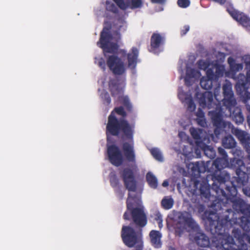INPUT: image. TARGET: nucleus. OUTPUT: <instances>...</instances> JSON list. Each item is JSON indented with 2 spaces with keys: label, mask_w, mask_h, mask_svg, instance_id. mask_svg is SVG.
<instances>
[{
  "label": "nucleus",
  "mask_w": 250,
  "mask_h": 250,
  "mask_svg": "<svg viewBox=\"0 0 250 250\" xmlns=\"http://www.w3.org/2000/svg\"><path fill=\"white\" fill-rule=\"evenodd\" d=\"M223 105H221V102L217 99V93L219 92V88H216L214 90V96L216 102L214 101L213 95L210 91L197 93L196 94L199 104L202 107L213 109L209 112V114L211 116L213 126L215 127L214 133L217 138H219V136L224 131L226 132L227 129L229 130L230 128L233 127L230 122L223 120L224 117H231L237 124H242L244 120L241 109L236 106L237 102L231 83H226L223 84Z\"/></svg>",
  "instance_id": "1"
},
{
  "label": "nucleus",
  "mask_w": 250,
  "mask_h": 250,
  "mask_svg": "<svg viewBox=\"0 0 250 250\" xmlns=\"http://www.w3.org/2000/svg\"><path fill=\"white\" fill-rule=\"evenodd\" d=\"M230 186H226L224 188H220L214 185L213 190L215 192V200L211 204L214 212H217L220 218L224 217L225 215L234 213L229 207L232 206L233 209L238 213H241L245 217H250V204L247 205L242 199L236 197L237 193L236 186L233 182ZM233 217H234L233 216Z\"/></svg>",
  "instance_id": "2"
},
{
  "label": "nucleus",
  "mask_w": 250,
  "mask_h": 250,
  "mask_svg": "<svg viewBox=\"0 0 250 250\" xmlns=\"http://www.w3.org/2000/svg\"><path fill=\"white\" fill-rule=\"evenodd\" d=\"M111 26L104 27L100 33L99 41L97 45L103 50L104 54L106 57V62L104 58H101L98 62V66L103 71L106 70V65L110 70L115 75H122L126 72V66L124 62L116 55L106 57V53L114 54L119 48L118 43L120 41L121 34L118 32L114 33V37L110 33Z\"/></svg>",
  "instance_id": "3"
},
{
  "label": "nucleus",
  "mask_w": 250,
  "mask_h": 250,
  "mask_svg": "<svg viewBox=\"0 0 250 250\" xmlns=\"http://www.w3.org/2000/svg\"><path fill=\"white\" fill-rule=\"evenodd\" d=\"M204 219L208 229L210 232L212 224V225L214 224V226L222 224L224 226L223 229L222 228V234L230 235L228 232L229 229L233 228L232 233L239 243L243 245L245 240H246L249 243L250 234L242 233L240 229H241L247 231L249 229L250 219L247 217L241 216L238 218L232 217L230 218L228 215H225L224 218H220V216H218L217 212L207 210L204 213Z\"/></svg>",
  "instance_id": "4"
},
{
  "label": "nucleus",
  "mask_w": 250,
  "mask_h": 250,
  "mask_svg": "<svg viewBox=\"0 0 250 250\" xmlns=\"http://www.w3.org/2000/svg\"><path fill=\"white\" fill-rule=\"evenodd\" d=\"M126 116V112L122 106L115 107L111 112L106 125V141H112L113 137L133 140L134 125L129 124L125 119Z\"/></svg>",
  "instance_id": "5"
},
{
  "label": "nucleus",
  "mask_w": 250,
  "mask_h": 250,
  "mask_svg": "<svg viewBox=\"0 0 250 250\" xmlns=\"http://www.w3.org/2000/svg\"><path fill=\"white\" fill-rule=\"evenodd\" d=\"M141 204V194L136 193L131 194L129 193L126 200V208L123 215V218L125 220L133 221L136 226L139 228H144L147 224V216L143 208L137 207Z\"/></svg>",
  "instance_id": "6"
},
{
  "label": "nucleus",
  "mask_w": 250,
  "mask_h": 250,
  "mask_svg": "<svg viewBox=\"0 0 250 250\" xmlns=\"http://www.w3.org/2000/svg\"><path fill=\"white\" fill-rule=\"evenodd\" d=\"M211 233L214 235L212 239V246L217 248L218 250H247L242 248L235 249L234 238L230 235L222 234V224L219 226L211 225Z\"/></svg>",
  "instance_id": "7"
},
{
  "label": "nucleus",
  "mask_w": 250,
  "mask_h": 250,
  "mask_svg": "<svg viewBox=\"0 0 250 250\" xmlns=\"http://www.w3.org/2000/svg\"><path fill=\"white\" fill-rule=\"evenodd\" d=\"M228 165V157L217 158L213 161L211 167L213 170L211 175L213 181L211 186L212 190L214 185L220 188H224L226 186H228L226 183L229 181L230 176L227 171L224 170Z\"/></svg>",
  "instance_id": "8"
},
{
  "label": "nucleus",
  "mask_w": 250,
  "mask_h": 250,
  "mask_svg": "<svg viewBox=\"0 0 250 250\" xmlns=\"http://www.w3.org/2000/svg\"><path fill=\"white\" fill-rule=\"evenodd\" d=\"M168 218L173 222L174 228L181 231L187 228L191 229H196L198 228V225L192 218L191 214L187 211L173 210L168 215Z\"/></svg>",
  "instance_id": "9"
},
{
  "label": "nucleus",
  "mask_w": 250,
  "mask_h": 250,
  "mask_svg": "<svg viewBox=\"0 0 250 250\" xmlns=\"http://www.w3.org/2000/svg\"><path fill=\"white\" fill-rule=\"evenodd\" d=\"M121 236L124 244L128 248L143 247L142 234L130 226H123Z\"/></svg>",
  "instance_id": "10"
},
{
  "label": "nucleus",
  "mask_w": 250,
  "mask_h": 250,
  "mask_svg": "<svg viewBox=\"0 0 250 250\" xmlns=\"http://www.w3.org/2000/svg\"><path fill=\"white\" fill-rule=\"evenodd\" d=\"M121 177L124 185L129 191L136 192L137 188V182L133 169L130 168H125L121 173Z\"/></svg>",
  "instance_id": "11"
},
{
  "label": "nucleus",
  "mask_w": 250,
  "mask_h": 250,
  "mask_svg": "<svg viewBox=\"0 0 250 250\" xmlns=\"http://www.w3.org/2000/svg\"><path fill=\"white\" fill-rule=\"evenodd\" d=\"M107 153L109 161L113 165L119 167L123 164L124 157L118 146L113 144H107Z\"/></svg>",
  "instance_id": "12"
},
{
  "label": "nucleus",
  "mask_w": 250,
  "mask_h": 250,
  "mask_svg": "<svg viewBox=\"0 0 250 250\" xmlns=\"http://www.w3.org/2000/svg\"><path fill=\"white\" fill-rule=\"evenodd\" d=\"M238 166L236 168V174L237 176L236 177V182L238 186H245L248 181V176L247 172L249 171L243 160L237 159L236 162Z\"/></svg>",
  "instance_id": "13"
},
{
  "label": "nucleus",
  "mask_w": 250,
  "mask_h": 250,
  "mask_svg": "<svg viewBox=\"0 0 250 250\" xmlns=\"http://www.w3.org/2000/svg\"><path fill=\"white\" fill-rule=\"evenodd\" d=\"M227 11L234 20L244 27H250V18L245 14L235 9L232 6L227 7Z\"/></svg>",
  "instance_id": "14"
},
{
  "label": "nucleus",
  "mask_w": 250,
  "mask_h": 250,
  "mask_svg": "<svg viewBox=\"0 0 250 250\" xmlns=\"http://www.w3.org/2000/svg\"><path fill=\"white\" fill-rule=\"evenodd\" d=\"M236 89L238 94L243 99V103L246 104L248 110L250 112V92L244 82L237 83Z\"/></svg>",
  "instance_id": "15"
},
{
  "label": "nucleus",
  "mask_w": 250,
  "mask_h": 250,
  "mask_svg": "<svg viewBox=\"0 0 250 250\" xmlns=\"http://www.w3.org/2000/svg\"><path fill=\"white\" fill-rule=\"evenodd\" d=\"M165 42V38L161 34L154 33L150 38V48L149 51L154 53H157V50L163 45Z\"/></svg>",
  "instance_id": "16"
},
{
  "label": "nucleus",
  "mask_w": 250,
  "mask_h": 250,
  "mask_svg": "<svg viewBox=\"0 0 250 250\" xmlns=\"http://www.w3.org/2000/svg\"><path fill=\"white\" fill-rule=\"evenodd\" d=\"M109 90L112 97L122 94L124 92L125 84L118 80L111 79L108 83Z\"/></svg>",
  "instance_id": "17"
},
{
  "label": "nucleus",
  "mask_w": 250,
  "mask_h": 250,
  "mask_svg": "<svg viewBox=\"0 0 250 250\" xmlns=\"http://www.w3.org/2000/svg\"><path fill=\"white\" fill-rule=\"evenodd\" d=\"M123 149L127 161L135 164L136 158L133 146L128 142H125L123 145Z\"/></svg>",
  "instance_id": "18"
},
{
  "label": "nucleus",
  "mask_w": 250,
  "mask_h": 250,
  "mask_svg": "<svg viewBox=\"0 0 250 250\" xmlns=\"http://www.w3.org/2000/svg\"><path fill=\"white\" fill-rule=\"evenodd\" d=\"M139 50L136 47H132L131 51L127 55L128 66L135 69L138 62Z\"/></svg>",
  "instance_id": "19"
},
{
  "label": "nucleus",
  "mask_w": 250,
  "mask_h": 250,
  "mask_svg": "<svg viewBox=\"0 0 250 250\" xmlns=\"http://www.w3.org/2000/svg\"><path fill=\"white\" fill-rule=\"evenodd\" d=\"M190 145H193V142H188ZM197 146H202V149L203 151L204 154L208 158L212 159L215 158L216 156L215 150L212 147L206 145L203 143L204 142H194Z\"/></svg>",
  "instance_id": "20"
},
{
  "label": "nucleus",
  "mask_w": 250,
  "mask_h": 250,
  "mask_svg": "<svg viewBox=\"0 0 250 250\" xmlns=\"http://www.w3.org/2000/svg\"><path fill=\"white\" fill-rule=\"evenodd\" d=\"M189 132L196 141H205L206 132L203 129L192 127L190 128Z\"/></svg>",
  "instance_id": "21"
},
{
  "label": "nucleus",
  "mask_w": 250,
  "mask_h": 250,
  "mask_svg": "<svg viewBox=\"0 0 250 250\" xmlns=\"http://www.w3.org/2000/svg\"><path fill=\"white\" fill-rule=\"evenodd\" d=\"M150 242L152 246L156 248H159L161 247L162 243L161 238L162 235L161 233L157 230H152L149 233Z\"/></svg>",
  "instance_id": "22"
},
{
  "label": "nucleus",
  "mask_w": 250,
  "mask_h": 250,
  "mask_svg": "<svg viewBox=\"0 0 250 250\" xmlns=\"http://www.w3.org/2000/svg\"><path fill=\"white\" fill-rule=\"evenodd\" d=\"M209 161L207 162V164H205L204 162H196L192 168L193 172H197L198 174H200L202 173H204L206 171L212 172L213 173L212 168H209L208 166V164Z\"/></svg>",
  "instance_id": "23"
},
{
  "label": "nucleus",
  "mask_w": 250,
  "mask_h": 250,
  "mask_svg": "<svg viewBox=\"0 0 250 250\" xmlns=\"http://www.w3.org/2000/svg\"><path fill=\"white\" fill-rule=\"evenodd\" d=\"M197 244L201 247H208L211 246L209 238L204 233H199L195 237Z\"/></svg>",
  "instance_id": "24"
},
{
  "label": "nucleus",
  "mask_w": 250,
  "mask_h": 250,
  "mask_svg": "<svg viewBox=\"0 0 250 250\" xmlns=\"http://www.w3.org/2000/svg\"><path fill=\"white\" fill-rule=\"evenodd\" d=\"M229 129L239 141H250V137L246 131L234 128V126Z\"/></svg>",
  "instance_id": "25"
},
{
  "label": "nucleus",
  "mask_w": 250,
  "mask_h": 250,
  "mask_svg": "<svg viewBox=\"0 0 250 250\" xmlns=\"http://www.w3.org/2000/svg\"><path fill=\"white\" fill-rule=\"evenodd\" d=\"M228 63L229 64L231 71L236 73L243 69V66L242 63H235V60L232 57L228 59Z\"/></svg>",
  "instance_id": "26"
},
{
  "label": "nucleus",
  "mask_w": 250,
  "mask_h": 250,
  "mask_svg": "<svg viewBox=\"0 0 250 250\" xmlns=\"http://www.w3.org/2000/svg\"><path fill=\"white\" fill-rule=\"evenodd\" d=\"M199 191L201 197L206 199H210V186L207 183L201 184L200 185Z\"/></svg>",
  "instance_id": "27"
},
{
  "label": "nucleus",
  "mask_w": 250,
  "mask_h": 250,
  "mask_svg": "<svg viewBox=\"0 0 250 250\" xmlns=\"http://www.w3.org/2000/svg\"><path fill=\"white\" fill-rule=\"evenodd\" d=\"M162 207L166 210L171 209L174 205V200L170 196H166L161 201Z\"/></svg>",
  "instance_id": "28"
},
{
  "label": "nucleus",
  "mask_w": 250,
  "mask_h": 250,
  "mask_svg": "<svg viewBox=\"0 0 250 250\" xmlns=\"http://www.w3.org/2000/svg\"><path fill=\"white\" fill-rule=\"evenodd\" d=\"M146 179L148 185L153 188H156L158 186V181L156 177L150 172L147 173Z\"/></svg>",
  "instance_id": "29"
},
{
  "label": "nucleus",
  "mask_w": 250,
  "mask_h": 250,
  "mask_svg": "<svg viewBox=\"0 0 250 250\" xmlns=\"http://www.w3.org/2000/svg\"><path fill=\"white\" fill-rule=\"evenodd\" d=\"M119 100L121 103L126 108L127 111H132V105L130 103L129 98L127 96H121L119 97Z\"/></svg>",
  "instance_id": "30"
},
{
  "label": "nucleus",
  "mask_w": 250,
  "mask_h": 250,
  "mask_svg": "<svg viewBox=\"0 0 250 250\" xmlns=\"http://www.w3.org/2000/svg\"><path fill=\"white\" fill-rule=\"evenodd\" d=\"M143 6L142 0H130L127 3V7L131 9H140Z\"/></svg>",
  "instance_id": "31"
},
{
  "label": "nucleus",
  "mask_w": 250,
  "mask_h": 250,
  "mask_svg": "<svg viewBox=\"0 0 250 250\" xmlns=\"http://www.w3.org/2000/svg\"><path fill=\"white\" fill-rule=\"evenodd\" d=\"M109 182L111 186L115 189L121 187L120 186L119 180L117 175L114 173H111L110 174Z\"/></svg>",
  "instance_id": "32"
},
{
  "label": "nucleus",
  "mask_w": 250,
  "mask_h": 250,
  "mask_svg": "<svg viewBox=\"0 0 250 250\" xmlns=\"http://www.w3.org/2000/svg\"><path fill=\"white\" fill-rule=\"evenodd\" d=\"M200 84L202 88L206 90L210 89L212 86V80L205 77L201 79Z\"/></svg>",
  "instance_id": "33"
},
{
  "label": "nucleus",
  "mask_w": 250,
  "mask_h": 250,
  "mask_svg": "<svg viewBox=\"0 0 250 250\" xmlns=\"http://www.w3.org/2000/svg\"><path fill=\"white\" fill-rule=\"evenodd\" d=\"M101 98L104 104L108 105L111 103V98L108 93L105 91H103L101 94Z\"/></svg>",
  "instance_id": "34"
},
{
  "label": "nucleus",
  "mask_w": 250,
  "mask_h": 250,
  "mask_svg": "<svg viewBox=\"0 0 250 250\" xmlns=\"http://www.w3.org/2000/svg\"><path fill=\"white\" fill-rule=\"evenodd\" d=\"M150 151L151 154L155 159L160 162L163 161V157L159 149L153 148L151 149Z\"/></svg>",
  "instance_id": "35"
},
{
  "label": "nucleus",
  "mask_w": 250,
  "mask_h": 250,
  "mask_svg": "<svg viewBox=\"0 0 250 250\" xmlns=\"http://www.w3.org/2000/svg\"><path fill=\"white\" fill-rule=\"evenodd\" d=\"M178 97L179 100L183 103H185L188 99L191 97L188 95L187 92H184L183 90H179L178 92Z\"/></svg>",
  "instance_id": "36"
},
{
  "label": "nucleus",
  "mask_w": 250,
  "mask_h": 250,
  "mask_svg": "<svg viewBox=\"0 0 250 250\" xmlns=\"http://www.w3.org/2000/svg\"><path fill=\"white\" fill-rule=\"evenodd\" d=\"M224 67L223 65L217 64L215 66V79L222 77L224 74Z\"/></svg>",
  "instance_id": "37"
},
{
  "label": "nucleus",
  "mask_w": 250,
  "mask_h": 250,
  "mask_svg": "<svg viewBox=\"0 0 250 250\" xmlns=\"http://www.w3.org/2000/svg\"><path fill=\"white\" fill-rule=\"evenodd\" d=\"M106 9L107 10L112 12L114 13H117L118 12V9L117 7L114 3L112 2L106 1Z\"/></svg>",
  "instance_id": "38"
},
{
  "label": "nucleus",
  "mask_w": 250,
  "mask_h": 250,
  "mask_svg": "<svg viewBox=\"0 0 250 250\" xmlns=\"http://www.w3.org/2000/svg\"><path fill=\"white\" fill-rule=\"evenodd\" d=\"M198 68L200 69L206 70L210 65L209 63L203 60H200L197 62Z\"/></svg>",
  "instance_id": "39"
},
{
  "label": "nucleus",
  "mask_w": 250,
  "mask_h": 250,
  "mask_svg": "<svg viewBox=\"0 0 250 250\" xmlns=\"http://www.w3.org/2000/svg\"><path fill=\"white\" fill-rule=\"evenodd\" d=\"M185 104H186L188 105V109L190 111H193L196 108L195 104L194 103V101L191 97L190 99L186 102Z\"/></svg>",
  "instance_id": "40"
},
{
  "label": "nucleus",
  "mask_w": 250,
  "mask_h": 250,
  "mask_svg": "<svg viewBox=\"0 0 250 250\" xmlns=\"http://www.w3.org/2000/svg\"><path fill=\"white\" fill-rule=\"evenodd\" d=\"M154 220L157 222L159 227L161 228L163 227V219L162 216L159 212H157L154 214Z\"/></svg>",
  "instance_id": "41"
},
{
  "label": "nucleus",
  "mask_w": 250,
  "mask_h": 250,
  "mask_svg": "<svg viewBox=\"0 0 250 250\" xmlns=\"http://www.w3.org/2000/svg\"><path fill=\"white\" fill-rule=\"evenodd\" d=\"M190 2L189 0H178L177 4L181 8H185L190 5Z\"/></svg>",
  "instance_id": "42"
},
{
  "label": "nucleus",
  "mask_w": 250,
  "mask_h": 250,
  "mask_svg": "<svg viewBox=\"0 0 250 250\" xmlns=\"http://www.w3.org/2000/svg\"><path fill=\"white\" fill-rule=\"evenodd\" d=\"M207 78L211 80L215 79V73H214L213 70L212 68H208L206 70Z\"/></svg>",
  "instance_id": "43"
},
{
  "label": "nucleus",
  "mask_w": 250,
  "mask_h": 250,
  "mask_svg": "<svg viewBox=\"0 0 250 250\" xmlns=\"http://www.w3.org/2000/svg\"><path fill=\"white\" fill-rule=\"evenodd\" d=\"M117 5L121 9L125 10L127 8V4L125 2L124 0H113Z\"/></svg>",
  "instance_id": "44"
},
{
  "label": "nucleus",
  "mask_w": 250,
  "mask_h": 250,
  "mask_svg": "<svg viewBox=\"0 0 250 250\" xmlns=\"http://www.w3.org/2000/svg\"><path fill=\"white\" fill-rule=\"evenodd\" d=\"M196 121L198 125L202 127H206L207 125L205 118H197Z\"/></svg>",
  "instance_id": "45"
},
{
  "label": "nucleus",
  "mask_w": 250,
  "mask_h": 250,
  "mask_svg": "<svg viewBox=\"0 0 250 250\" xmlns=\"http://www.w3.org/2000/svg\"><path fill=\"white\" fill-rule=\"evenodd\" d=\"M195 71L194 69L190 68L187 70L186 76H188L190 78H193L195 77Z\"/></svg>",
  "instance_id": "46"
},
{
  "label": "nucleus",
  "mask_w": 250,
  "mask_h": 250,
  "mask_svg": "<svg viewBox=\"0 0 250 250\" xmlns=\"http://www.w3.org/2000/svg\"><path fill=\"white\" fill-rule=\"evenodd\" d=\"M115 192L120 200L123 199L124 196V192L121 189V187L115 189Z\"/></svg>",
  "instance_id": "47"
},
{
  "label": "nucleus",
  "mask_w": 250,
  "mask_h": 250,
  "mask_svg": "<svg viewBox=\"0 0 250 250\" xmlns=\"http://www.w3.org/2000/svg\"><path fill=\"white\" fill-rule=\"evenodd\" d=\"M189 26L188 25H186L183 27V29L181 30V36H184L189 31Z\"/></svg>",
  "instance_id": "48"
},
{
  "label": "nucleus",
  "mask_w": 250,
  "mask_h": 250,
  "mask_svg": "<svg viewBox=\"0 0 250 250\" xmlns=\"http://www.w3.org/2000/svg\"><path fill=\"white\" fill-rule=\"evenodd\" d=\"M178 136L180 138H181V141H182V139L184 137H185V141H190L189 138L188 137H187L186 133L183 131L179 132L178 133Z\"/></svg>",
  "instance_id": "49"
},
{
  "label": "nucleus",
  "mask_w": 250,
  "mask_h": 250,
  "mask_svg": "<svg viewBox=\"0 0 250 250\" xmlns=\"http://www.w3.org/2000/svg\"><path fill=\"white\" fill-rule=\"evenodd\" d=\"M218 152L221 155H222V157H224V158L228 157L226 151L224 150V149H223L221 147H219L218 148Z\"/></svg>",
  "instance_id": "50"
},
{
  "label": "nucleus",
  "mask_w": 250,
  "mask_h": 250,
  "mask_svg": "<svg viewBox=\"0 0 250 250\" xmlns=\"http://www.w3.org/2000/svg\"><path fill=\"white\" fill-rule=\"evenodd\" d=\"M191 79V78L186 76L185 78V83L187 86H190L192 85Z\"/></svg>",
  "instance_id": "51"
},
{
  "label": "nucleus",
  "mask_w": 250,
  "mask_h": 250,
  "mask_svg": "<svg viewBox=\"0 0 250 250\" xmlns=\"http://www.w3.org/2000/svg\"><path fill=\"white\" fill-rule=\"evenodd\" d=\"M196 116L197 117V118H205L204 113L200 108L198 109Z\"/></svg>",
  "instance_id": "52"
},
{
  "label": "nucleus",
  "mask_w": 250,
  "mask_h": 250,
  "mask_svg": "<svg viewBox=\"0 0 250 250\" xmlns=\"http://www.w3.org/2000/svg\"><path fill=\"white\" fill-rule=\"evenodd\" d=\"M243 191L244 194L250 197V188L246 187L243 188Z\"/></svg>",
  "instance_id": "53"
},
{
  "label": "nucleus",
  "mask_w": 250,
  "mask_h": 250,
  "mask_svg": "<svg viewBox=\"0 0 250 250\" xmlns=\"http://www.w3.org/2000/svg\"><path fill=\"white\" fill-rule=\"evenodd\" d=\"M222 141H235L234 138L230 134H229L225 137L224 139H223Z\"/></svg>",
  "instance_id": "54"
},
{
  "label": "nucleus",
  "mask_w": 250,
  "mask_h": 250,
  "mask_svg": "<svg viewBox=\"0 0 250 250\" xmlns=\"http://www.w3.org/2000/svg\"><path fill=\"white\" fill-rule=\"evenodd\" d=\"M151 2L153 3L164 4L166 0H150Z\"/></svg>",
  "instance_id": "55"
},
{
  "label": "nucleus",
  "mask_w": 250,
  "mask_h": 250,
  "mask_svg": "<svg viewBox=\"0 0 250 250\" xmlns=\"http://www.w3.org/2000/svg\"><path fill=\"white\" fill-rule=\"evenodd\" d=\"M246 80L247 82L250 83V70L247 73Z\"/></svg>",
  "instance_id": "56"
},
{
  "label": "nucleus",
  "mask_w": 250,
  "mask_h": 250,
  "mask_svg": "<svg viewBox=\"0 0 250 250\" xmlns=\"http://www.w3.org/2000/svg\"><path fill=\"white\" fill-rule=\"evenodd\" d=\"M120 53L123 56H125L126 55V51L124 49H121L120 50Z\"/></svg>",
  "instance_id": "57"
},
{
  "label": "nucleus",
  "mask_w": 250,
  "mask_h": 250,
  "mask_svg": "<svg viewBox=\"0 0 250 250\" xmlns=\"http://www.w3.org/2000/svg\"><path fill=\"white\" fill-rule=\"evenodd\" d=\"M213 0L215 2H217L218 3H219L220 4H224L226 1V0Z\"/></svg>",
  "instance_id": "58"
},
{
  "label": "nucleus",
  "mask_w": 250,
  "mask_h": 250,
  "mask_svg": "<svg viewBox=\"0 0 250 250\" xmlns=\"http://www.w3.org/2000/svg\"><path fill=\"white\" fill-rule=\"evenodd\" d=\"M168 182L167 180H165L163 182V183H162V186L164 187H166L167 186H168Z\"/></svg>",
  "instance_id": "59"
},
{
  "label": "nucleus",
  "mask_w": 250,
  "mask_h": 250,
  "mask_svg": "<svg viewBox=\"0 0 250 250\" xmlns=\"http://www.w3.org/2000/svg\"><path fill=\"white\" fill-rule=\"evenodd\" d=\"M247 151L248 153V158L250 161V146L247 148Z\"/></svg>",
  "instance_id": "60"
},
{
  "label": "nucleus",
  "mask_w": 250,
  "mask_h": 250,
  "mask_svg": "<svg viewBox=\"0 0 250 250\" xmlns=\"http://www.w3.org/2000/svg\"><path fill=\"white\" fill-rule=\"evenodd\" d=\"M230 144H232V145H231V146H235L236 145V142L233 141V142H229Z\"/></svg>",
  "instance_id": "61"
},
{
  "label": "nucleus",
  "mask_w": 250,
  "mask_h": 250,
  "mask_svg": "<svg viewBox=\"0 0 250 250\" xmlns=\"http://www.w3.org/2000/svg\"><path fill=\"white\" fill-rule=\"evenodd\" d=\"M199 182L197 180L195 181L194 182V186L196 187V188H197L198 185L199 184Z\"/></svg>",
  "instance_id": "62"
},
{
  "label": "nucleus",
  "mask_w": 250,
  "mask_h": 250,
  "mask_svg": "<svg viewBox=\"0 0 250 250\" xmlns=\"http://www.w3.org/2000/svg\"><path fill=\"white\" fill-rule=\"evenodd\" d=\"M247 122L249 125H250V116L247 117Z\"/></svg>",
  "instance_id": "63"
},
{
  "label": "nucleus",
  "mask_w": 250,
  "mask_h": 250,
  "mask_svg": "<svg viewBox=\"0 0 250 250\" xmlns=\"http://www.w3.org/2000/svg\"><path fill=\"white\" fill-rule=\"evenodd\" d=\"M246 63L247 65H249L250 66V60L249 61H246Z\"/></svg>",
  "instance_id": "64"
}]
</instances>
